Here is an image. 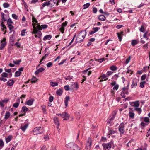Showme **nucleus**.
Returning a JSON list of instances; mask_svg holds the SVG:
<instances>
[{
    "instance_id": "79ce46f5",
    "label": "nucleus",
    "mask_w": 150,
    "mask_h": 150,
    "mask_svg": "<svg viewBox=\"0 0 150 150\" xmlns=\"http://www.w3.org/2000/svg\"><path fill=\"white\" fill-rule=\"evenodd\" d=\"M90 4L89 3H87L83 6V9H86L87 8L90 6Z\"/></svg>"
},
{
    "instance_id": "5fc2aeb1",
    "label": "nucleus",
    "mask_w": 150,
    "mask_h": 150,
    "mask_svg": "<svg viewBox=\"0 0 150 150\" xmlns=\"http://www.w3.org/2000/svg\"><path fill=\"white\" fill-rule=\"evenodd\" d=\"M37 34H38V38H40L41 37L42 34V33L41 32L40 30H38V32Z\"/></svg>"
},
{
    "instance_id": "20e7f679",
    "label": "nucleus",
    "mask_w": 150,
    "mask_h": 150,
    "mask_svg": "<svg viewBox=\"0 0 150 150\" xmlns=\"http://www.w3.org/2000/svg\"><path fill=\"white\" fill-rule=\"evenodd\" d=\"M124 124L123 123H121L118 127V130L120 134H123L124 132Z\"/></svg>"
},
{
    "instance_id": "6e6552de",
    "label": "nucleus",
    "mask_w": 150,
    "mask_h": 150,
    "mask_svg": "<svg viewBox=\"0 0 150 150\" xmlns=\"http://www.w3.org/2000/svg\"><path fill=\"white\" fill-rule=\"evenodd\" d=\"M36 23H33L32 25L33 26V30L32 32V34H36L38 32V29L37 28V26L36 27Z\"/></svg>"
},
{
    "instance_id": "72a5a7b5",
    "label": "nucleus",
    "mask_w": 150,
    "mask_h": 150,
    "mask_svg": "<svg viewBox=\"0 0 150 150\" xmlns=\"http://www.w3.org/2000/svg\"><path fill=\"white\" fill-rule=\"evenodd\" d=\"M12 136L11 135L9 136L6 139V141L7 143L9 142L12 139Z\"/></svg>"
},
{
    "instance_id": "13d9d810",
    "label": "nucleus",
    "mask_w": 150,
    "mask_h": 150,
    "mask_svg": "<svg viewBox=\"0 0 150 150\" xmlns=\"http://www.w3.org/2000/svg\"><path fill=\"white\" fill-rule=\"evenodd\" d=\"M26 29H24L22 30L21 31V35L22 36H24L25 35V31Z\"/></svg>"
},
{
    "instance_id": "58836bf2",
    "label": "nucleus",
    "mask_w": 150,
    "mask_h": 150,
    "mask_svg": "<svg viewBox=\"0 0 150 150\" xmlns=\"http://www.w3.org/2000/svg\"><path fill=\"white\" fill-rule=\"evenodd\" d=\"M38 79L35 77L33 76L31 79V82L32 83H35L37 81Z\"/></svg>"
},
{
    "instance_id": "de8ad7c7",
    "label": "nucleus",
    "mask_w": 150,
    "mask_h": 150,
    "mask_svg": "<svg viewBox=\"0 0 150 150\" xmlns=\"http://www.w3.org/2000/svg\"><path fill=\"white\" fill-rule=\"evenodd\" d=\"M1 76L4 77H7L8 76V74L4 72L1 74Z\"/></svg>"
},
{
    "instance_id": "f03ea898",
    "label": "nucleus",
    "mask_w": 150,
    "mask_h": 150,
    "mask_svg": "<svg viewBox=\"0 0 150 150\" xmlns=\"http://www.w3.org/2000/svg\"><path fill=\"white\" fill-rule=\"evenodd\" d=\"M66 148L71 150H81V148L76 144L72 143H69L66 144Z\"/></svg>"
},
{
    "instance_id": "9d476101",
    "label": "nucleus",
    "mask_w": 150,
    "mask_h": 150,
    "mask_svg": "<svg viewBox=\"0 0 150 150\" xmlns=\"http://www.w3.org/2000/svg\"><path fill=\"white\" fill-rule=\"evenodd\" d=\"M138 80L136 79H134L133 80L132 83L131 85V88H133L136 87Z\"/></svg>"
},
{
    "instance_id": "cd10ccee",
    "label": "nucleus",
    "mask_w": 150,
    "mask_h": 150,
    "mask_svg": "<svg viewBox=\"0 0 150 150\" xmlns=\"http://www.w3.org/2000/svg\"><path fill=\"white\" fill-rule=\"evenodd\" d=\"M63 92V90L60 89L57 90L56 91V94L57 95L60 96L62 95Z\"/></svg>"
},
{
    "instance_id": "603ef678",
    "label": "nucleus",
    "mask_w": 150,
    "mask_h": 150,
    "mask_svg": "<svg viewBox=\"0 0 150 150\" xmlns=\"http://www.w3.org/2000/svg\"><path fill=\"white\" fill-rule=\"evenodd\" d=\"M119 85L118 84H116L113 88V90H117L119 88Z\"/></svg>"
},
{
    "instance_id": "864d4df0",
    "label": "nucleus",
    "mask_w": 150,
    "mask_h": 150,
    "mask_svg": "<svg viewBox=\"0 0 150 150\" xmlns=\"http://www.w3.org/2000/svg\"><path fill=\"white\" fill-rule=\"evenodd\" d=\"M19 103H16L13 105V106L16 108H18L19 105Z\"/></svg>"
},
{
    "instance_id": "ddd939ff",
    "label": "nucleus",
    "mask_w": 150,
    "mask_h": 150,
    "mask_svg": "<svg viewBox=\"0 0 150 150\" xmlns=\"http://www.w3.org/2000/svg\"><path fill=\"white\" fill-rule=\"evenodd\" d=\"M40 130V128H39L36 127L33 130V134H38L40 133H41L40 132L39 130Z\"/></svg>"
},
{
    "instance_id": "f8f14e48",
    "label": "nucleus",
    "mask_w": 150,
    "mask_h": 150,
    "mask_svg": "<svg viewBox=\"0 0 150 150\" xmlns=\"http://www.w3.org/2000/svg\"><path fill=\"white\" fill-rule=\"evenodd\" d=\"M130 104L132 106H135L136 107H138L139 105L138 101H136L134 102H130Z\"/></svg>"
},
{
    "instance_id": "412c9836",
    "label": "nucleus",
    "mask_w": 150,
    "mask_h": 150,
    "mask_svg": "<svg viewBox=\"0 0 150 150\" xmlns=\"http://www.w3.org/2000/svg\"><path fill=\"white\" fill-rule=\"evenodd\" d=\"M71 85L72 86V87H73V88H76V90L79 87V86L76 82L72 83V84Z\"/></svg>"
},
{
    "instance_id": "ea45409f",
    "label": "nucleus",
    "mask_w": 150,
    "mask_h": 150,
    "mask_svg": "<svg viewBox=\"0 0 150 150\" xmlns=\"http://www.w3.org/2000/svg\"><path fill=\"white\" fill-rule=\"evenodd\" d=\"M32 22L33 23H34V22L37 23V24L38 21L37 20V19L34 17V16L32 15Z\"/></svg>"
},
{
    "instance_id": "a211bd4d",
    "label": "nucleus",
    "mask_w": 150,
    "mask_h": 150,
    "mask_svg": "<svg viewBox=\"0 0 150 150\" xmlns=\"http://www.w3.org/2000/svg\"><path fill=\"white\" fill-rule=\"evenodd\" d=\"M57 115L58 116H60L64 118V120H66V111L63 112L62 114H58Z\"/></svg>"
},
{
    "instance_id": "a19ab883",
    "label": "nucleus",
    "mask_w": 150,
    "mask_h": 150,
    "mask_svg": "<svg viewBox=\"0 0 150 150\" xmlns=\"http://www.w3.org/2000/svg\"><path fill=\"white\" fill-rule=\"evenodd\" d=\"M13 23V22L12 21L11 19L10 18H9L7 21V24L8 25L11 24Z\"/></svg>"
},
{
    "instance_id": "423d86ee",
    "label": "nucleus",
    "mask_w": 150,
    "mask_h": 150,
    "mask_svg": "<svg viewBox=\"0 0 150 150\" xmlns=\"http://www.w3.org/2000/svg\"><path fill=\"white\" fill-rule=\"evenodd\" d=\"M116 114L117 112L115 111H114L112 112V116L108 120V123L109 124H111L112 123L114 119Z\"/></svg>"
},
{
    "instance_id": "a18cd8bd",
    "label": "nucleus",
    "mask_w": 150,
    "mask_h": 150,
    "mask_svg": "<svg viewBox=\"0 0 150 150\" xmlns=\"http://www.w3.org/2000/svg\"><path fill=\"white\" fill-rule=\"evenodd\" d=\"M145 81H142L140 83V86L142 88H143L144 86V84L145 83Z\"/></svg>"
},
{
    "instance_id": "9b49d317",
    "label": "nucleus",
    "mask_w": 150,
    "mask_h": 150,
    "mask_svg": "<svg viewBox=\"0 0 150 150\" xmlns=\"http://www.w3.org/2000/svg\"><path fill=\"white\" fill-rule=\"evenodd\" d=\"M103 145L104 149L105 150L107 149H110L111 147V144L110 143L103 144Z\"/></svg>"
},
{
    "instance_id": "b1692460",
    "label": "nucleus",
    "mask_w": 150,
    "mask_h": 150,
    "mask_svg": "<svg viewBox=\"0 0 150 150\" xmlns=\"http://www.w3.org/2000/svg\"><path fill=\"white\" fill-rule=\"evenodd\" d=\"M139 43V41L136 40H133L131 42V45L132 46H134Z\"/></svg>"
},
{
    "instance_id": "e433bc0d",
    "label": "nucleus",
    "mask_w": 150,
    "mask_h": 150,
    "mask_svg": "<svg viewBox=\"0 0 150 150\" xmlns=\"http://www.w3.org/2000/svg\"><path fill=\"white\" fill-rule=\"evenodd\" d=\"M21 62V59L19 60H13V62L16 64L18 65Z\"/></svg>"
},
{
    "instance_id": "39448f33",
    "label": "nucleus",
    "mask_w": 150,
    "mask_h": 150,
    "mask_svg": "<svg viewBox=\"0 0 150 150\" xmlns=\"http://www.w3.org/2000/svg\"><path fill=\"white\" fill-rule=\"evenodd\" d=\"M39 24H37V28L38 29V31L41 30L42 29H46L48 27V25L46 24L42 25H40Z\"/></svg>"
},
{
    "instance_id": "bf43d9fd",
    "label": "nucleus",
    "mask_w": 150,
    "mask_h": 150,
    "mask_svg": "<svg viewBox=\"0 0 150 150\" xmlns=\"http://www.w3.org/2000/svg\"><path fill=\"white\" fill-rule=\"evenodd\" d=\"M53 65L52 63L51 62H49L47 64V67H50Z\"/></svg>"
},
{
    "instance_id": "f3484780",
    "label": "nucleus",
    "mask_w": 150,
    "mask_h": 150,
    "mask_svg": "<svg viewBox=\"0 0 150 150\" xmlns=\"http://www.w3.org/2000/svg\"><path fill=\"white\" fill-rule=\"evenodd\" d=\"M14 83V81L13 79H10L7 83V86H13Z\"/></svg>"
},
{
    "instance_id": "2f4dec72",
    "label": "nucleus",
    "mask_w": 150,
    "mask_h": 150,
    "mask_svg": "<svg viewBox=\"0 0 150 150\" xmlns=\"http://www.w3.org/2000/svg\"><path fill=\"white\" fill-rule=\"evenodd\" d=\"M10 114L9 112H6L5 115V119L7 120V119L10 116Z\"/></svg>"
},
{
    "instance_id": "473e14b6",
    "label": "nucleus",
    "mask_w": 150,
    "mask_h": 150,
    "mask_svg": "<svg viewBox=\"0 0 150 150\" xmlns=\"http://www.w3.org/2000/svg\"><path fill=\"white\" fill-rule=\"evenodd\" d=\"M8 27L9 28V29L10 30V31L9 32L10 33H12V30L14 28V26L12 25L11 24H9L8 25Z\"/></svg>"
},
{
    "instance_id": "5701e85b",
    "label": "nucleus",
    "mask_w": 150,
    "mask_h": 150,
    "mask_svg": "<svg viewBox=\"0 0 150 150\" xmlns=\"http://www.w3.org/2000/svg\"><path fill=\"white\" fill-rule=\"evenodd\" d=\"M50 1H51L50 3L52 4H51V7H52L56 3H57V5H58V3L57 2V0H50Z\"/></svg>"
},
{
    "instance_id": "c03bdc74",
    "label": "nucleus",
    "mask_w": 150,
    "mask_h": 150,
    "mask_svg": "<svg viewBox=\"0 0 150 150\" xmlns=\"http://www.w3.org/2000/svg\"><path fill=\"white\" fill-rule=\"evenodd\" d=\"M134 110L138 111L139 114H140L141 112V109L139 108H138V107L135 108Z\"/></svg>"
},
{
    "instance_id": "4be33fe9",
    "label": "nucleus",
    "mask_w": 150,
    "mask_h": 150,
    "mask_svg": "<svg viewBox=\"0 0 150 150\" xmlns=\"http://www.w3.org/2000/svg\"><path fill=\"white\" fill-rule=\"evenodd\" d=\"M98 18L100 21H105L106 20V18L104 16L100 15L98 16Z\"/></svg>"
},
{
    "instance_id": "6ab92c4d",
    "label": "nucleus",
    "mask_w": 150,
    "mask_h": 150,
    "mask_svg": "<svg viewBox=\"0 0 150 150\" xmlns=\"http://www.w3.org/2000/svg\"><path fill=\"white\" fill-rule=\"evenodd\" d=\"M28 110L29 109L25 106H24L22 107L21 112L23 113L25 112Z\"/></svg>"
},
{
    "instance_id": "3c124183",
    "label": "nucleus",
    "mask_w": 150,
    "mask_h": 150,
    "mask_svg": "<svg viewBox=\"0 0 150 150\" xmlns=\"http://www.w3.org/2000/svg\"><path fill=\"white\" fill-rule=\"evenodd\" d=\"M146 74H144L142 75L141 78V80H145L146 78Z\"/></svg>"
},
{
    "instance_id": "69168bd1",
    "label": "nucleus",
    "mask_w": 150,
    "mask_h": 150,
    "mask_svg": "<svg viewBox=\"0 0 150 150\" xmlns=\"http://www.w3.org/2000/svg\"><path fill=\"white\" fill-rule=\"evenodd\" d=\"M4 145V143L2 140L0 139V146L2 147Z\"/></svg>"
},
{
    "instance_id": "052dcab7",
    "label": "nucleus",
    "mask_w": 150,
    "mask_h": 150,
    "mask_svg": "<svg viewBox=\"0 0 150 150\" xmlns=\"http://www.w3.org/2000/svg\"><path fill=\"white\" fill-rule=\"evenodd\" d=\"M100 29V28L96 27L95 28H93V29L94 30V32L95 33H96V32L98 31Z\"/></svg>"
},
{
    "instance_id": "c756f323",
    "label": "nucleus",
    "mask_w": 150,
    "mask_h": 150,
    "mask_svg": "<svg viewBox=\"0 0 150 150\" xmlns=\"http://www.w3.org/2000/svg\"><path fill=\"white\" fill-rule=\"evenodd\" d=\"M50 85L53 87H54L58 85V83L57 82H50Z\"/></svg>"
},
{
    "instance_id": "0e129e2a",
    "label": "nucleus",
    "mask_w": 150,
    "mask_h": 150,
    "mask_svg": "<svg viewBox=\"0 0 150 150\" xmlns=\"http://www.w3.org/2000/svg\"><path fill=\"white\" fill-rule=\"evenodd\" d=\"M69 89H71V91H73V87H70L69 88V86L68 85H66V91H67L69 90Z\"/></svg>"
},
{
    "instance_id": "4468645a",
    "label": "nucleus",
    "mask_w": 150,
    "mask_h": 150,
    "mask_svg": "<svg viewBox=\"0 0 150 150\" xmlns=\"http://www.w3.org/2000/svg\"><path fill=\"white\" fill-rule=\"evenodd\" d=\"M50 2L51 1H50L45 2L42 5V7L41 8V9H42L46 6H50L51 7V4H52L50 3Z\"/></svg>"
},
{
    "instance_id": "4c0bfd02",
    "label": "nucleus",
    "mask_w": 150,
    "mask_h": 150,
    "mask_svg": "<svg viewBox=\"0 0 150 150\" xmlns=\"http://www.w3.org/2000/svg\"><path fill=\"white\" fill-rule=\"evenodd\" d=\"M110 69L112 71H115L117 70V67L115 66L112 65L110 67Z\"/></svg>"
},
{
    "instance_id": "4d7b16f0",
    "label": "nucleus",
    "mask_w": 150,
    "mask_h": 150,
    "mask_svg": "<svg viewBox=\"0 0 150 150\" xmlns=\"http://www.w3.org/2000/svg\"><path fill=\"white\" fill-rule=\"evenodd\" d=\"M12 17L15 19H18V16L15 14H13L12 15Z\"/></svg>"
},
{
    "instance_id": "49530a36",
    "label": "nucleus",
    "mask_w": 150,
    "mask_h": 150,
    "mask_svg": "<svg viewBox=\"0 0 150 150\" xmlns=\"http://www.w3.org/2000/svg\"><path fill=\"white\" fill-rule=\"evenodd\" d=\"M139 31L141 32H144L145 30V28L143 25L141 26L139 28Z\"/></svg>"
},
{
    "instance_id": "09e8293b",
    "label": "nucleus",
    "mask_w": 150,
    "mask_h": 150,
    "mask_svg": "<svg viewBox=\"0 0 150 150\" xmlns=\"http://www.w3.org/2000/svg\"><path fill=\"white\" fill-rule=\"evenodd\" d=\"M76 34H74V37H73L72 40H71V42L69 43V44L68 45V46H70L71 45V44L73 42L76 36Z\"/></svg>"
},
{
    "instance_id": "f704fd0d",
    "label": "nucleus",
    "mask_w": 150,
    "mask_h": 150,
    "mask_svg": "<svg viewBox=\"0 0 150 150\" xmlns=\"http://www.w3.org/2000/svg\"><path fill=\"white\" fill-rule=\"evenodd\" d=\"M129 117L132 119H133L134 117V113L129 112Z\"/></svg>"
},
{
    "instance_id": "aec40b11",
    "label": "nucleus",
    "mask_w": 150,
    "mask_h": 150,
    "mask_svg": "<svg viewBox=\"0 0 150 150\" xmlns=\"http://www.w3.org/2000/svg\"><path fill=\"white\" fill-rule=\"evenodd\" d=\"M52 38V36L50 35H47L43 38V40H50Z\"/></svg>"
},
{
    "instance_id": "1a4fd4ad",
    "label": "nucleus",
    "mask_w": 150,
    "mask_h": 150,
    "mask_svg": "<svg viewBox=\"0 0 150 150\" xmlns=\"http://www.w3.org/2000/svg\"><path fill=\"white\" fill-rule=\"evenodd\" d=\"M6 43V39L4 38L3 40L1 41V46H0V49L2 50L5 47Z\"/></svg>"
},
{
    "instance_id": "37998d69",
    "label": "nucleus",
    "mask_w": 150,
    "mask_h": 150,
    "mask_svg": "<svg viewBox=\"0 0 150 150\" xmlns=\"http://www.w3.org/2000/svg\"><path fill=\"white\" fill-rule=\"evenodd\" d=\"M10 5L7 3H4L3 4V7L4 8H7L9 7Z\"/></svg>"
},
{
    "instance_id": "338daca9",
    "label": "nucleus",
    "mask_w": 150,
    "mask_h": 150,
    "mask_svg": "<svg viewBox=\"0 0 150 150\" xmlns=\"http://www.w3.org/2000/svg\"><path fill=\"white\" fill-rule=\"evenodd\" d=\"M54 99V97L53 96H50L49 98V101L50 102H52L53 101Z\"/></svg>"
},
{
    "instance_id": "e2e57ef3",
    "label": "nucleus",
    "mask_w": 150,
    "mask_h": 150,
    "mask_svg": "<svg viewBox=\"0 0 150 150\" xmlns=\"http://www.w3.org/2000/svg\"><path fill=\"white\" fill-rule=\"evenodd\" d=\"M72 76H67V77H66V80H68L70 81L71 80H72Z\"/></svg>"
},
{
    "instance_id": "6e6d98bb",
    "label": "nucleus",
    "mask_w": 150,
    "mask_h": 150,
    "mask_svg": "<svg viewBox=\"0 0 150 150\" xmlns=\"http://www.w3.org/2000/svg\"><path fill=\"white\" fill-rule=\"evenodd\" d=\"M1 29H2V30L3 31H4V34H5L6 32V29L7 28L5 26L3 28H1Z\"/></svg>"
},
{
    "instance_id": "7ed1b4c3",
    "label": "nucleus",
    "mask_w": 150,
    "mask_h": 150,
    "mask_svg": "<svg viewBox=\"0 0 150 150\" xmlns=\"http://www.w3.org/2000/svg\"><path fill=\"white\" fill-rule=\"evenodd\" d=\"M143 121L146 122L144 123L143 122H142L140 124L142 126L144 127L146 125H147L150 123V119L148 117H145L144 118Z\"/></svg>"
},
{
    "instance_id": "c9c22d12",
    "label": "nucleus",
    "mask_w": 150,
    "mask_h": 150,
    "mask_svg": "<svg viewBox=\"0 0 150 150\" xmlns=\"http://www.w3.org/2000/svg\"><path fill=\"white\" fill-rule=\"evenodd\" d=\"M21 73L18 71H17L15 73V76L17 77L19 76L21 74Z\"/></svg>"
},
{
    "instance_id": "2eb2a0df",
    "label": "nucleus",
    "mask_w": 150,
    "mask_h": 150,
    "mask_svg": "<svg viewBox=\"0 0 150 150\" xmlns=\"http://www.w3.org/2000/svg\"><path fill=\"white\" fill-rule=\"evenodd\" d=\"M66 26V21L63 23L62 25H61V27L60 28L59 30L61 33H63L64 32V27Z\"/></svg>"
},
{
    "instance_id": "393cba45",
    "label": "nucleus",
    "mask_w": 150,
    "mask_h": 150,
    "mask_svg": "<svg viewBox=\"0 0 150 150\" xmlns=\"http://www.w3.org/2000/svg\"><path fill=\"white\" fill-rule=\"evenodd\" d=\"M28 124H26L23 126H21V129L23 132H24L28 127Z\"/></svg>"
},
{
    "instance_id": "0eeeda50",
    "label": "nucleus",
    "mask_w": 150,
    "mask_h": 150,
    "mask_svg": "<svg viewBox=\"0 0 150 150\" xmlns=\"http://www.w3.org/2000/svg\"><path fill=\"white\" fill-rule=\"evenodd\" d=\"M92 141L91 138H89L87 141L86 148L87 149H90L91 147Z\"/></svg>"
},
{
    "instance_id": "8fccbe9b",
    "label": "nucleus",
    "mask_w": 150,
    "mask_h": 150,
    "mask_svg": "<svg viewBox=\"0 0 150 150\" xmlns=\"http://www.w3.org/2000/svg\"><path fill=\"white\" fill-rule=\"evenodd\" d=\"M14 35H11L10 37V41H14Z\"/></svg>"
},
{
    "instance_id": "774afa93",
    "label": "nucleus",
    "mask_w": 150,
    "mask_h": 150,
    "mask_svg": "<svg viewBox=\"0 0 150 150\" xmlns=\"http://www.w3.org/2000/svg\"><path fill=\"white\" fill-rule=\"evenodd\" d=\"M131 59V57L129 56L128 58H127L125 61V63L126 64H128L129 62Z\"/></svg>"
},
{
    "instance_id": "a878e982",
    "label": "nucleus",
    "mask_w": 150,
    "mask_h": 150,
    "mask_svg": "<svg viewBox=\"0 0 150 150\" xmlns=\"http://www.w3.org/2000/svg\"><path fill=\"white\" fill-rule=\"evenodd\" d=\"M33 103V99H31L27 101L26 104H27L28 105L30 106Z\"/></svg>"
},
{
    "instance_id": "7c9ffc66",
    "label": "nucleus",
    "mask_w": 150,
    "mask_h": 150,
    "mask_svg": "<svg viewBox=\"0 0 150 150\" xmlns=\"http://www.w3.org/2000/svg\"><path fill=\"white\" fill-rule=\"evenodd\" d=\"M73 118L72 117H71L70 115L69 114L66 113V120H69L70 121H72Z\"/></svg>"
},
{
    "instance_id": "c85d7f7f",
    "label": "nucleus",
    "mask_w": 150,
    "mask_h": 150,
    "mask_svg": "<svg viewBox=\"0 0 150 150\" xmlns=\"http://www.w3.org/2000/svg\"><path fill=\"white\" fill-rule=\"evenodd\" d=\"M127 86L126 87H124V88H123L122 91H124L126 90H128L129 89V83L128 81H127Z\"/></svg>"
},
{
    "instance_id": "680f3d73",
    "label": "nucleus",
    "mask_w": 150,
    "mask_h": 150,
    "mask_svg": "<svg viewBox=\"0 0 150 150\" xmlns=\"http://www.w3.org/2000/svg\"><path fill=\"white\" fill-rule=\"evenodd\" d=\"M38 70L40 72H41L45 70V69L43 67H42L38 69Z\"/></svg>"
},
{
    "instance_id": "dca6fc26",
    "label": "nucleus",
    "mask_w": 150,
    "mask_h": 150,
    "mask_svg": "<svg viewBox=\"0 0 150 150\" xmlns=\"http://www.w3.org/2000/svg\"><path fill=\"white\" fill-rule=\"evenodd\" d=\"M123 31H121L120 33H117V34L118 36V38L119 39V41L120 42H121L122 41V35L123 34Z\"/></svg>"
},
{
    "instance_id": "f257e3e1",
    "label": "nucleus",
    "mask_w": 150,
    "mask_h": 150,
    "mask_svg": "<svg viewBox=\"0 0 150 150\" xmlns=\"http://www.w3.org/2000/svg\"><path fill=\"white\" fill-rule=\"evenodd\" d=\"M86 32L85 30H81L80 32L77 34L75 40V43H80L83 41L86 35Z\"/></svg>"
},
{
    "instance_id": "bb28decb",
    "label": "nucleus",
    "mask_w": 150,
    "mask_h": 150,
    "mask_svg": "<svg viewBox=\"0 0 150 150\" xmlns=\"http://www.w3.org/2000/svg\"><path fill=\"white\" fill-rule=\"evenodd\" d=\"M54 122L55 125L57 126H59V124L58 118L56 117H55L54 118Z\"/></svg>"
}]
</instances>
